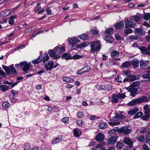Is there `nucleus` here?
<instances>
[{
    "label": "nucleus",
    "instance_id": "6",
    "mask_svg": "<svg viewBox=\"0 0 150 150\" xmlns=\"http://www.w3.org/2000/svg\"><path fill=\"white\" fill-rule=\"evenodd\" d=\"M117 114H115V116L113 117L111 119V120L112 121L110 122H108V124L111 126L114 125L116 126L120 125V122L118 121V117L117 116Z\"/></svg>",
    "mask_w": 150,
    "mask_h": 150
},
{
    "label": "nucleus",
    "instance_id": "30",
    "mask_svg": "<svg viewBox=\"0 0 150 150\" xmlns=\"http://www.w3.org/2000/svg\"><path fill=\"white\" fill-rule=\"evenodd\" d=\"M48 53L51 57H54L55 59L56 51L53 50H49Z\"/></svg>",
    "mask_w": 150,
    "mask_h": 150
},
{
    "label": "nucleus",
    "instance_id": "43",
    "mask_svg": "<svg viewBox=\"0 0 150 150\" xmlns=\"http://www.w3.org/2000/svg\"><path fill=\"white\" fill-rule=\"evenodd\" d=\"M10 106V103L7 102H4L2 104V106L4 108H8Z\"/></svg>",
    "mask_w": 150,
    "mask_h": 150
},
{
    "label": "nucleus",
    "instance_id": "32",
    "mask_svg": "<svg viewBox=\"0 0 150 150\" xmlns=\"http://www.w3.org/2000/svg\"><path fill=\"white\" fill-rule=\"evenodd\" d=\"M11 13L9 10H6L3 11L1 13V15L3 17H5Z\"/></svg>",
    "mask_w": 150,
    "mask_h": 150
},
{
    "label": "nucleus",
    "instance_id": "4",
    "mask_svg": "<svg viewBox=\"0 0 150 150\" xmlns=\"http://www.w3.org/2000/svg\"><path fill=\"white\" fill-rule=\"evenodd\" d=\"M2 67L3 69L6 71L7 74H11L14 75H16V71L14 68L13 64H12L10 66L8 67L3 65Z\"/></svg>",
    "mask_w": 150,
    "mask_h": 150
},
{
    "label": "nucleus",
    "instance_id": "51",
    "mask_svg": "<svg viewBox=\"0 0 150 150\" xmlns=\"http://www.w3.org/2000/svg\"><path fill=\"white\" fill-rule=\"evenodd\" d=\"M112 88V86L111 85H105V89L107 91H110Z\"/></svg>",
    "mask_w": 150,
    "mask_h": 150
},
{
    "label": "nucleus",
    "instance_id": "8",
    "mask_svg": "<svg viewBox=\"0 0 150 150\" xmlns=\"http://www.w3.org/2000/svg\"><path fill=\"white\" fill-rule=\"evenodd\" d=\"M118 136H115L112 137L108 139L107 141V143L108 144H114L118 139Z\"/></svg>",
    "mask_w": 150,
    "mask_h": 150
},
{
    "label": "nucleus",
    "instance_id": "21",
    "mask_svg": "<svg viewBox=\"0 0 150 150\" xmlns=\"http://www.w3.org/2000/svg\"><path fill=\"white\" fill-rule=\"evenodd\" d=\"M17 16L16 15H14L11 16L8 20V23L10 25H13L14 23V19L16 18Z\"/></svg>",
    "mask_w": 150,
    "mask_h": 150
},
{
    "label": "nucleus",
    "instance_id": "9",
    "mask_svg": "<svg viewBox=\"0 0 150 150\" xmlns=\"http://www.w3.org/2000/svg\"><path fill=\"white\" fill-rule=\"evenodd\" d=\"M127 89L130 91V95L133 96H134L137 94L138 90L137 88L133 87H129L127 88Z\"/></svg>",
    "mask_w": 150,
    "mask_h": 150
},
{
    "label": "nucleus",
    "instance_id": "59",
    "mask_svg": "<svg viewBox=\"0 0 150 150\" xmlns=\"http://www.w3.org/2000/svg\"><path fill=\"white\" fill-rule=\"evenodd\" d=\"M139 85V83L137 82H134L132 85L129 87H134L137 88V87Z\"/></svg>",
    "mask_w": 150,
    "mask_h": 150
},
{
    "label": "nucleus",
    "instance_id": "41",
    "mask_svg": "<svg viewBox=\"0 0 150 150\" xmlns=\"http://www.w3.org/2000/svg\"><path fill=\"white\" fill-rule=\"evenodd\" d=\"M128 79L129 81H132L135 80L137 79V78L135 75H131V74L128 77Z\"/></svg>",
    "mask_w": 150,
    "mask_h": 150
},
{
    "label": "nucleus",
    "instance_id": "22",
    "mask_svg": "<svg viewBox=\"0 0 150 150\" xmlns=\"http://www.w3.org/2000/svg\"><path fill=\"white\" fill-rule=\"evenodd\" d=\"M118 99L117 94H114L112 95L111 102L112 103H116L118 101Z\"/></svg>",
    "mask_w": 150,
    "mask_h": 150
},
{
    "label": "nucleus",
    "instance_id": "61",
    "mask_svg": "<svg viewBox=\"0 0 150 150\" xmlns=\"http://www.w3.org/2000/svg\"><path fill=\"white\" fill-rule=\"evenodd\" d=\"M61 120L62 122L66 123L69 120V118L67 117H65L63 118Z\"/></svg>",
    "mask_w": 150,
    "mask_h": 150
},
{
    "label": "nucleus",
    "instance_id": "49",
    "mask_svg": "<svg viewBox=\"0 0 150 150\" xmlns=\"http://www.w3.org/2000/svg\"><path fill=\"white\" fill-rule=\"evenodd\" d=\"M12 94H10L9 96V98L11 99V102L13 103H15L18 100L17 99L14 98L13 97L11 96Z\"/></svg>",
    "mask_w": 150,
    "mask_h": 150
},
{
    "label": "nucleus",
    "instance_id": "11",
    "mask_svg": "<svg viewBox=\"0 0 150 150\" xmlns=\"http://www.w3.org/2000/svg\"><path fill=\"white\" fill-rule=\"evenodd\" d=\"M21 65L23 67V69L24 71H26L28 70L30 67V64L29 63H27L26 62H22L20 63V65Z\"/></svg>",
    "mask_w": 150,
    "mask_h": 150
},
{
    "label": "nucleus",
    "instance_id": "38",
    "mask_svg": "<svg viewBox=\"0 0 150 150\" xmlns=\"http://www.w3.org/2000/svg\"><path fill=\"white\" fill-rule=\"evenodd\" d=\"M24 150H30V145L29 143H26L24 144Z\"/></svg>",
    "mask_w": 150,
    "mask_h": 150
},
{
    "label": "nucleus",
    "instance_id": "60",
    "mask_svg": "<svg viewBox=\"0 0 150 150\" xmlns=\"http://www.w3.org/2000/svg\"><path fill=\"white\" fill-rule=\"evenodd\" d=\"M83 116V114L81 112H79L77 114V117L79 118H82Z\"/></svg>",
    "mask_w": 150,
    "mask_h": 150
},
{
    "label": "nucleus",
    "instance_id": "36",
    "mask_svg": "<svg viewBox=\"0 0 150 150\" xmlns=\"http://www.w3.org/2000/svg\"><path fill=\"white\" fill-rule=\"evenodd\" d=\"M113 29L112 28H110L106 30V31L105 32V34H112L113 33Z\"/></svg>",
    "mask_w": 150,
    "mask_h": 150
},
{
    "label": "nucleus",
    "instance_id": "1",
    "mask_svg": "<svg viewBox=\"0 0 150 150\" xmlns=\"http://www.w3.org/2000/svg\"><path fill=\"white\" fill-rule=\"evenodd\" d=\"M113 131L119 133H123L124 135H127L130 133L132 132L131 130L129 129L127 126L122 127L120 128H119L117 127H115L110 130L111 132Z\"/></svg>",
    "mask_w": 150,
    "mask_h": 150
},
{
    "label": "nucleus",
    "instance_id": "10",
    "mask_svg": "<svg viewBox=\"0 0 150 150\" xmlns=\"http://www.w3.org/2000/svg\"><path fill=\"white\" fill-rule=\"evenodd\" d=\"M123 142L125 144H127L129 147H133V143L131 140L128 137H124Z\"/></svg>",
    "mask_w": 150,
    "mask_h": 150
},
{
    "label": "nucleus",
    "instance_id": "14",
    "mask_svg": "<svg viewBox=\"0 0 150 150\" xmlns=\"http://www.w3.org/2000/svg\"><path fill=\"white\" fill-rule=\"evenodd\" d=\"M65 49V47L63 46L59 47L57 46V52H58V54H57V58L60 57L59 54L63 52Z\"/></svg>",
    "mask_w": 150,
    "mask_h": 150
},
{
    "label": "nucleus",
    "instance_id": "17",
    "mask_svg": "<svg viewBox=\"0 0 150 150\" xmlns=\"http://www.w3.org/2000/svg\"><path fill=\"white\" fill-rule=\"evenodd\" d=\"M115 27L117 29H122L124 27V23L123 21H121L115 24Z\"/></svg>",
    "mask_w": 150,
    "mask_h": 150
},
{
    "label": "nucleus",
    "instance_id": "27",
    "mask_svg": "<svg viewBox=\"0 0 150 150\" xmlns=\"http://www.w3.org/2000/svg\"><path fill=\"white\" fill-rule=\"evenodd\" d=\"M139 110V108L135 107L134 109L129 110L128 112V114L129 115H132L135 114Z\"/></svg>",
    "mask_w": 150,
    "mask_h": 150
},
{
    "label": "nucleus",
    "instance_id": "46",
    "mask_svg": "<svg viewBox=\"0 0 150 150\" xmlns=\"http://www.w3.org/2000/svg\"><path fill=\"white\" fill-rule=\"evenodd\" d=\"M123 144L122 143L118 142L117 144V149H121L123 146Z\"/></svg>",
    "mask_w": 150,
    "mask_h": 150
},
{
    "label": "nucleus",
    "instance_id": "7",
    "mask_svg": "<svg viewBox=\"0 0 150 150\" xmlns=\"http://www.w3.org/2000/svg\"><path fill=\"white\" fill-rule=\"evenodd\" d=\"M54 63L52 61H49L44 65V67L47 70H51L54 66Z\"/></svg>",
    "mask_w": 150,
    "mask_h": 150
},
{
    "label": "nucleus",
    "instance_id": "34",
    "mask_svg": "<svg viewBox=\"0 0 150 150\" xmlns=\"http://www.w3.org/2000/svg\"><path fill=\"white\" fill-rule=\"evenodd\" d=\"M131 64V63L129 61H126L122 64V66L127 68L130 66Z\"/></svg>",
    "mask_w": 150,
    "mask_h": 150
},
{
    "label": "nucleus",
    "instance_id": "62",
    "mask_svg": "<svg viewBox=\"0 0 150 150\" xmlns=\"http://www.w3.org/2000/svg\"><path fill=\"white\" fill-rule=\"evenodd\" d=\"M76 124L78 126H81L83 125V121L82 120H79L77 121Z\"/></svg>",
    "mask_w": 150,
    "mask_h": 150
},
{
    "label": "nucleus",
    "instance_id": "58",
    "mask_svg": "<svg viewBox=\"0 0 150 150\" xmlns=\"http://www.w3.org/2000/svg\"><path fill=\"white\" fill-rule=\"evenodd\" d=\"M142 115V112H139L134 116V118L135 119L138 118L140 117Z\"/></svg>",
    "mask_w": 150,
    "mask_h": 150
},
{
    "label": "nucleus",
    "instance_id": "39",
    "mask_svg": "<svg viewBox=\"0 0 150 150\" xmlns=\"http://www.w3.org/2000/svg\"><path fill=\"white\" fill-rule=\"evenodd\" d=\"M91 68L89 66H86L82 68V69L83 71V72L86 73L88 72L90 70Z\"/></svg>",
    "mask_w": 150,
    "mask_h": 150
},
{
    "label": "nucleus",
    "instance_id": "5",
    "mask_svg": "<svg viewBox=\"0 0 150 150\" xmlns=\"http://www.w3.org/2000/svg\"><path fill=\"white\" fill-rule=\"evenodd\" d=\"M125 28H132L136 25L135 23L133 21L132 18H127L125 20Z\"/></svg>",
    "mask_w": 150,
    "mask_h": 150
},
{
    "label": "nucleus",
    "instance_id": "18",
    "mask_svg": "<svg viewBox=\"0 0 150 150\" xmlns=\"http://www.w3.org/2000/svg\"><path fill=\"white\" fill-rule=\"evenodd\" d=\"M62 59H64L66 60L71 59V56L69 54L65 53L64 54L61 56Z\"/></svg>",
    "mask_w": 150,
    "mask_h": 150
},
{
    "label": "nucleus",
    "instance_id": "2",
    "mask_svg": "<svg viewBox=\"0 0 150 150\" xmlns=\"http://www.w3.org/2000/svg\"><path fill=\"white\" fill-rule=\"evenodd\" d=\"M91 53H93L95 51H98L100 50L101 45L100 41L98 40H96L90 43Z\"/></svg>",
    "mask_w": 150,
    "mask_h": 150
},
{
    "label": "nucleus",
    "instance_id": "40",
    "mask_svg": "<svg viewBox=\"0 0 150 150\" xmlns=\"http://www.w3.org/2000/svg\"><path fill=\"white\" fill-rule=\"evenodd\" d=\"M82 56H81L78 54H75L71 56V59H77L82 58Z\"/></svg>",
    "mask_w": 150,
    "mask_h": 150
},
{
    "label": "nucleus",
    "instance_id": "44",
    "mask_svg": "<svg viewBox=\"0 0 150 150\" xmlns=\"http://www.w3.org/2000/svg\"><path fill=\"white\" fill-rule=\"evenodd\" d=\"M149 113H145V115L142 117V119L144 120H146L149 118Z\"/></svg>",
    "mask_w": 150,
    "mask_h": 150
},
{
    "label": "nucleus",
    "instance_id": "26",
    "mask_svg": "<svg viewBox=\"0 0 150 150\" xmlns=\"http://www.w3.org/2000/svg\"><path fill=\"white\" fill-rule=\"evenodd\" d=\"M62 80L63 81L68 82L72 83L74 81L72 79L67 76H64L63 77Z\"/></svg>",
    "mask_w": 150,
    "mask_h": 150
},
{
    "label": "nucleus",
    "instance_id": "23",
    "mask_svg": "<svg viewBox=\"0 0 150 150\" xmlns=\"http://www.w3.org/2000/svg\"><path fill=\"white\" fill-rule=\"evenodd\" d=\"M149 63V62L148 60L143 61L141 60L140 62V66L141 67H145Z\"/></svg>",
    "mask_w": 150,
    "mask_h": 150
},
{
    "label": "nucleus",
    "instance_id": "56",
    "mask_svg": "<svg viewBox=\"0 0 150 150\" xmlns=\"http://www.w3.org/2000/svg\"><path fill=\"white\" fill-rule=\"evenodd\" d=\"M132 32V30L130 29H126L125 31V33L126 35L131 33Z\"/></svg>",
    "mask_w": 150,
    "mask_h": 150
},
{
    "label": "nucleus",
    "instance_id": "64",
    "mask_svg": "<svg viewBox=\"0 0 150 150\" xmlns=\"http://www.w3.org/2000/svg\"><path fill=\"white\" fill-rule=\"evenodd\" d=\"M115 39L117 40H121V37L118 34H116L115 35Z\"/></svg>",
    "mask_w": 150,
    "mask_h": 150
},
{
    "label": "nucleus",
    "instance_id": "42",
    "mask_svg": "<svg viewBox=\"0 0 150 150\" xmlns=\"http://www.w3.org/2000/svg\"><path fill=\"white\" fill-rule=\"evenodd\" d=\"M49 57L47 53H45L44 57L43 58V62L45 63L46 61L49 59Z\"/></svg>",
    "mask_w": 150,
    "mask_h": 150
},
{
    "label": "nucleus",
    "instance_id": "63",
    "mask_svg": "<svg viewBox=\"0 0 150 150\" xmlns=\"http://www.w3.org/2000/svg\"><path fill=\"white\" fill-rule=\"evenodd\" d=\"M41 8L40 4L39 3H38L37 4V6L35 7V11H37L38 10Z\"/></svg>",
    "mask_w": 150,
    "mask_h": 150
},
{
    "label": "nucleus",
    "instance_id": "35",
    "mask_svg": "<svg viewBox=\"0 0 150 150\" xmlns=\"http://www.w3.org/2000/svg\"><path fill=\"white\" fill-rule=\"evenodd\" d=\"M132 64L133 66L135 67H138L139 65V62L137 59H133L132 61Z\"/></svg>",
    "mask_w": 150,
    "mask_h": 150
},
{
    "label": "nucleus",
    "instance_id": "54",
    "mask_svg": "<svg viewBox=\"0 0 150 150\" xmlns=\"http://www.w3.org/2000/svg\"><path fill=\"white\" fill-rule=\"evenodd\" d=\"M142 77L143 79H150V74H143L142 76Z\"/></svg>",
    "mask_w": 150,
    "mask_h": 150
},
{
    "label": "nucleus",
    "instance_id": "57",
    "mask_svg": "<svg viewBox=\"0 0 150 150\" xmlns=\"http://www.w3.org/2000/svg\"><path fill=\"white\" fill-rule=\"evenodd\" d=\"M130 40H137L138 37L137 36H134L133 35H130L129 38Z\"/></svg>",
    "mask_w": 150,
    "mask_h": 150
},
{
    "label": "nucleus",
    "instance_id": "13",
    "mask_svg": "<svg viewBox=\"0 0 150 150\" xmlns=\"http://www.w3.org/2000/svg\"><path fill=\"white\" fill-rule=\"evenodd\" d=\"M104 139V134L101 133H99L98 134L95 138V140L98 142H101Z\"/></svg>",
    "mask_w": 150,
    "mask_h": 150
},
{
    "label": "nucleus",
    "instance_id": "55",
    "mask_svg": "<svg viewBox=\"0 0 150 150\" xmlns=\"http://www.w3.org/2000/svg\"><path fill=\"white\" fill-rule=\"evenodd\" d=\"M41 62V60L39 58H38L37 59L34 60L32 61V62L35 64H37Z\"/></svg>",
    "mask_w": 150,
    "mask_h": 150
},
{
    "label": "nucleus",
    "instance_id": "31",
    "mask_svg": "<svg viewBox=\"0 0 150 150\" xmlns=\"http://www.w3.org/2000/svg\"><path fill=\"white\" fill-rule=\"evenodd\" d=\"M107 126V124L105 122H103L99 124L98 127L100 129H104L106 128Z\"/></svg>",
    "mask_w": 150,
    "mask_h": 150
},
{
    "label": "nucleus",
    "instance_id": "50",
    "mask_svg": "<svg viewBox=\"0 0 150 150\" xmlns=\"http://www.w3.org/2000/svg\"><path fill=\"white\" fill-rule=\"evenodd\" d=\"M117 116L118 117L119 120H122V119H126V117L124 115H119L118 114H117Z\"/></svg>",
    "mask_w": 150,
    "mask_h": 150
},
{
    "label": "nucleus",
    "instance_id": "37",
    "mask_svg": "<svg viewBox=\"0 0 150 150\" xmlns=\"http://www.w3.org/2000/svg\"><path fill=\"white\" fill-rule=\"evenodd\" d=\"M88 36L86 34H83L78 36V38L81 40H85L88 38Z\"/></svg>",
    "mask_w": 150,
    "mask_h": 150
},
{
    "label": "nucleus",
    "instance_id": "33",
    "mask_svg": "<svg viewBox=\"0 0 150 150\" xmlns=\"http://www.w3.org/2000/svg\"><path fill=\"white\" fill-rule=\"evenodd\" d=\"M122 74L123 75L127 76L128 78L130 75L131 72L129 70H126L123 71L122 72Z\"/></svg>",
    "mask_w": 150,
    "mask_h": 150
},
{
    "label": "nucleus",
    "instance_id": "29",
    "mask_svg": "<svg viewBox=\"0 0 150 150\" xmlns=\"http://www.w3.org/2000/svg\"><path fill=\"white\" fill-rule=\"evenodd\" d=\"M89 43L88 42H83L79 45H77V47L80 49H82L88 46Z\"/></svg>",
    "mask_w": 150,
    "mask_h": 150
},
{
    "label": "nucleus",
    "instance_id": "15",
    "mask_svg": "<svg viewBox=\"0 0 150 150\" xmlns=\"http://www.w3.org/2000/svg\"><path fill=\"white\" fill-rule=\"evenodd\" d=\"M68 41L69 43H73L74 44H76L80 42V41L77 38L74 37L72 38H69L68 39Z\"/></svg>",
    "mask_w": 150,
    "mask_h": 150
},
{
    "label": "nucleus",
    "instance_id": "52",
    "mask_svg": "<svg viewBox=\"0 0 150 150\" xmlns=\"http://www.w3.org/2000/svg\"><path fill=\"white\" fill-rule=\"evenodd\" d=\"M144 19L146 21L148 20L149 18H150V14L148 13H146L144 14L143 16Z\"/></svg>",
    "mask_w": 150,
    "mask_h": 150
},
{
    "label": "nucleus",
    "instance_id": "3",
    "mask_svg": "<svg viewBox=\"0 0 150 150\" xmlns=\"http://www.w3.org/2000/svg\"><path fill=\"white\" fill-rule=\"evenodd\" d=\"M148 100L147 98L145 96L139 98L132 100L128 103V105L133 106L137 104L141 103H143Z\"/></svg>",
    "mask_w": 150,
    "mask_h": 150
},
{
    "label": "nucleus",
    "instance_id": "24",
    "mask_svg": "<svg viewBox=\"0 0 150 150\" xmlns=\"http://www.w3.org/2000/svg\"><path fill=\"white\" fill-rule=\"evenodd\" d=\"M10 89L9 86L6 85H2L0 86V90L2 91H6Z\"/></svg>",
    "mask_w": 150,
    "mask_h": 150
},
{
    "label": "nucleus",
    "instance_id": "19",
    "mask_svg": "<svg viewBox=\"0 0 150 150\" xmlns=\"http://www.w3.org/2000/svg\"><path fill=\"white\" fill-rule=\"evenodd\" d=\"M138 48L139 49L141 52L144 54H148L149 51L148 49H146L145 47L143 46H141L139 47Z\"/></svg>",
    "mask_w": 150,
    "mask_h": 150
},
{
    "label": "nucleus",
    "instance_id": "47",
    "mask_svg": "<svg viewBox=\"0 0 150 150\" xmlns=\"http://www.w3.org/2000/svg\"><path fill=\"white\" fill-rule=\"evenodd\" d=\"M117 94L119 99H124L126 97L124 93L122 94L118 93Z\"/></svg>",
    "mask_w": 150,
    "mask_h": 150
},
{
    "label": "nucleus",
    "instance_id": "25",
    "mask_svg": "<svg viewBox=\"0 0 150 150\" xmlns=\"http://www.w3.org/2000/svg\"><path fill=\"white\" fill-rule=\"evenodd\" d=\"M135 33L139 36H142L144 33L143 30L141 28L136 29L135 30Z\"/></svg>",
    "mask_w": 150,
    "mask_h": 150
},
{
    "label": "nucleus",
    "instance_id": "16",
    "mask_svg": "<svg viewBox=\"0 0 150 150\" xmlns=\"http://www.w3.org/2000/svg\"><path fill=\"white\" fill-rule=\"evenodd\" d=\"M73 134L75 137H78L81 135V130L79 129L78 128H75L74 129Z\"/></svg>",
    "mask_w": 150,
    "mask_h": 150
},
{
    "label": "nucleus",
    "instance_id": "48",
    "mask_svg": "<svg viewBox=\"0 0 150 150\" xmlns=\"http://www.w3.org/2000/svg\"><path fill=\"white\" fill-rule=\"evenodd\" d=\"M145 138V136L144 135H142L139 136L137 137L138 140L139 142H143Z\"/></svg>",
    "mask_w": 150,
    "mask_h": 150
},
{
    "label": "nucleus",
    "instance_id": "28",
    "mask_svg": "<svg viewBox=\"0 0 150 150\" xmlns=\"http://www.w3.org/2000/svg\"><path fill=\"white\" fill-rule=\"evenodd\" d=\"M142 17L141 15H139V16L135 15L132 16V19H133L134 21L137 23L139 22Z\"/></svg>",
    "mask_w": 150,
    "mask_h": 150
},
{
    "label": "nucleus",
    "instance_id": "45",
    "mask_svg": "<svg viewBox=\"0 0 150 150\" xmlns=\"http://www.w3.org/2000/svg\"><path fill=\"white\" fill-rule=\"evenodd\" d=\"M115 81L120 83H122V78L119 75H118L116 78H115Z\"/></svg>",
    "mask_w": 150,
    "mask_h": 150
},
{
    "label": "nucleus",
    "instance_id": "20",
    "mask_svg": "<svg viewBox=\"0 0 150 150\" xmlns=\"http://www.w3.org/2000/svg\"><path fill=\"white\" fill-rule=\"evenodd\" d=\"M110 54L111 57L114 59L119 56L120 53L118 51L114 50L111 52Z\"/></svg>",
    "mask_w": 150,
    "mask_h": 150
},
{
    "label": "nucleus",
    "instance_id": "53",
    "mask_svg": "<svg viewBox=\"0 0 150 150\" xmlns=\"http://www.w3.org/2000/svg\"><path fill=\"white\" fill-rule=\"evenodd\" d=\"M148 129H144L142 130H141L140 132L141 133H146V135H149L150 134V132H148L147 134V132H148Z\"/></svg>",
    "mask_w": 150,
    "mask_h": 150
},
{
    "label": "nucleus",
    "instance_id": "12",
    "mask_svg": "<svg viewBox=\"0 0 150 150\" xmlns=\"http://www.w3.org/2000/svg\"><path fill=\"white\" fill-rule=\"evenodd\" d=\"M104 38L108 43H111L114 41V38L110 35H105L104 37Z\"/></svg>",
    "mask_w": 150,
    "mask_h": 150
}]
</instances>
